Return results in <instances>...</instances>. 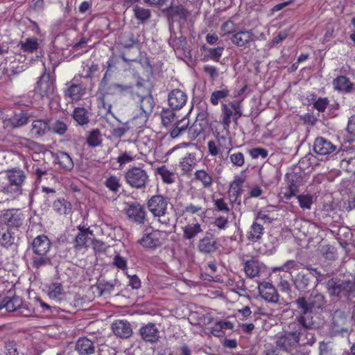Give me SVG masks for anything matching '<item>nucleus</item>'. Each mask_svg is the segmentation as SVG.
I'll return each mask as SVG.
<instances>
[{"instance_id":"f257e3e1","label":"nucleus","mask_w":355,"mask_h":355,"mask_svg":"<svg viewBox=\"0 0 355 355\" xmlns=\"http://www.w3.org/2000/svg\"><path fill=\"white\" fill-rule=\"evenodd\" d=\"M309 328L292 322L287 329H283L277 336L276 344L280 349L293 352L305 346H311L315 343L313 334L309 331Z\"/></svg>"},{"instance_id":"f03ea898","label":"nucleus","mask_w":355,"mask_h":355,"mask_svg":"<svg viewBox=\"0 0 355 355\" xmlns=\"http://www.w3.org/2000/svg\"><path fill=\"white\" fill-rule=\"evenodd\" d=\"M315 299L314 301L309 302L304 297H300L293 302L296 313V318L293 322L309 329L312 327L313 309L320 308L325 303L324 296L320 294L316 295Z\"/></svg>"},{"instance_id":"7ed1b4c3","label":"nucleus","mask_w":355,"mask_h":355,"mask_svg":"<svg viewBox=\"0 0 355 355\" xmlns=\"http://www.w3.org/2000/svg\"><path fill=\"white\" fill-rule=\"evenodd\" d=\"M131 95L135 102L132 113V123L139 128L146 125L155 106L154 98L151 94H141L132 87Z\"/></svg>"},{"instance_id":"20e7f679","label":"nucleus","mask_w":355,"mask_h":355,"mask_svg":"<svg viewBox=\"0 0 355 355\" xmlns=\"http://www.w3.org/2000/svg\"><path fill=\"white\" fill-rule=\"evenodd\" d=\"M51 245V241L46 235H39L33 239L31 257V266L33 268L39 269L51 262L48 256Z\"/></svg>"},{"instance_id":"39448f33","label":"nucleus","mask_w":355,"mask_h":355,"mask_svg":"<svg viewBox=\"0 0 355 355\" xmlns=\"http://www.w3.org/2000/svg\"><path fill=\"white\" fill-rule=\"evenodd\" d=\"M8 183L2 187V192L13 198H17L23 193V186L26 180L25 172L19 168H13L6 171Z\"/></svg>"},{"instance_id":"423d86ee","label":"nucleus","mask_w":355,"mask_h":355,"mask_svg":"<svg viewBox=\"0 0 355 355\" xmlns=\"http://www.w3.org/2000/svg\"><path fill=\"white\" fill-rule=\"evenodd\" d=\"M168 203V198L161 194L151 196L147 202L149 211L164 226H168L170 223V218L166 216Z\"/></svg>"},{"instance_id":"0eeeda50","label":"nucleus","mask_w":355,"mask_h":355,"mask_svg":"<svg viewBox=\"0 0 355 355\" xmlns=\"http://www.w3.org/2000/svg\"><path fill=\"white\" fill-rule=\"evenodd\" d=\"M244 98H242L241 101H234L230 102L228 104H221L220 123L222 125L223 129L226 130L227 133H229L231 119H232L235 123H237V121L239 118L241 117L243 114L241 101Z\"/></svg>"},{"instance_id":"6e6552de","label":"nucleus","mask_w":355,"mask_h":355,"mask_svg":"<svg viewBox=\"0 0 355 355\" xmlns=\"http://www.w3.org/2000/svg\"><path fill=\"white\" fill-rule=\"evenodd\" d=\"M26 215L21 209H3L0 212V226L18 230L24 224Z\"/></svg>"},{"instance_id":"1a4fd4ad","label":"nucleus","mask_w":355,"mask_h":355,"mask_svg":"<svg viewBox=\"0 0 355 355\" xmlns=\"http://www.w3.org/2000/svg\"><path fill=\"white\" fill-rule=\"evenodd\" d=\"M148 175L144 169L138 166L132 167L125 172V180L132 188L142 189L146 187Z\"/></svg>"},{"instance_id":"9d476101","label":"nucleus","mask_w":355,"mask_h":355,"mask_svg":"<svg viewBox=\"0 0 355 355\" xmlns=\"http://www.w3.org/2000/svg\"><path fill=\"white\" fill-rule=\"evenodd\" d=\"M36 92L42 98H53L55 92V85L50 73L44 72L37 83Z\"/></svg>"},{"instance_id":"9b49d317","label":"nucleus","mask_w":355,"mask_h":355,"mask_svg":"<svg viewBox=\"0 0 355 355\" xmlns=\"http://www.w3.org/2000/svg\"><path fill=\"white\" fill-rule=\"evenodd\" d=\"M78 233L73 240V248L76 250H82L87 249L92 243L94 237V232L89 227H85L82 225L77 227Z\"/></svg>"},{"instance_id":"f8f14e48","label":"nucleus","mask_w":355,"mask_h":355,"mask_svg":"<svg viewBox=\"0 0 355 355\" xmlns=\"http://www.w3.org/2000/svg\"><path fill=\"white\" fill-rule=\"evenodd\" d=\"M138 243L148 250H154L162 244L161 232L159 230H152L150 232H144Z\"/></svg>"},{"instance_id":"ddd939ff","label":"nucleus","mask_w":355,"mask_h":355,"mask_svg":"<svg viewBox=\"0 0 355 355\" xmlns=\"http://www.w3.org/2000/svg\"><path fill=\"white\" fill-rule=\"evenodd\" d=\"M219 245L218 239L211 232L207 231L199 240L198 250L204 254H211L218 249Z\"/></svg>"},{"instance_id":"4468645a","label":"nucleus","mask_w":355,"mask_h":355,"mask_svg":"<svg viewBox=\"0 0 355 355\" xmlns=\"http://www.w3.org/2000/svg\"><path fill=\"white\" fill-rule=\"evenodd\" d=\"M337 150V146L323 137H318L314 140L313 150L317 155L322 156L330 155L336 154Z\"/></svg>"},{"instance_id":"2eb2a0df","label":"nucleus","mask_w":355,"mask_h":355,"mask_svg":"<svg viewBox=\"0 0 355 355\" xmlns=\"http://www.w3.org/2000/svg\"><path fill=\"white\" fill-rule=\"evenodd\" d=\"M128 218L137 224H144L146 220V211L139 203H132L125 209Z\"/></svg>"},{"instance_id":"dca6fc26","label":"nucleus","mask_w":355,"mask_h":355,"mask_svg":"<svg viewBox=\"0 0 355 355\" xmlns=\"http://www.w3.org/2000/svg\"><path fill=\"white\" fill-rule=\"evenodd\" d=\"M187 94L180 89H173L168 95V105L172 110L182 109L187 103Z\"/></svg>"},{"instance_id":"f3484780","label":"nucleus","mask_w":355,"mask_h":355,"mask_svg":"<svg viewBox=\"0 0 355 355\" xmlns=\"http://www.w3.org/2000/svg\"><path fill=\"white\" fill-rule=\"evenodd\" d=\"M261 297L269 302H277L279 295L272 284L266 282H261L258 286Z\"/></svg>"},{"instance_id":"a211bd4d","label":"nucleus","mask_w":355,"mask_h":355,"mask_svg":"<svg viewBox=\"0 0 355 355\" xmlns=\"http://www.w3.org/2000/svg\"><path fill=\"white\" fill-rule=\"evenodd\" d=\"M254 35L251 30H243L234 33L230 37L231 42L237 47H245L250 42L254 41Z\"/></svg>"},{"instance_id":"6ab92c4d","label":"nucleus","mask_w":355,"mask_h":355,"mask_svg":"<svg viewBox=\"0 0 355 355\" xmlns=\"http://www.w3.org/2000/svg\"><path fill=\"white\" fill-rule=\"evenodd\" d=\"M112 329L114 335L120 338H129L132 333L129 322L123 320H116L112 324Z\"/></svg>"},{"instance_id":"aec40b11","label":"nucleus","mask_w":355,"mask_h":355,"mask_svg":"<svg viewBox=\"0 0 355 355\" xmlns=\"http://www.w3.org/2000/svg\"><path fill=\"white\" fill-rule=\"evenodd\" d=\"M208 128V123L206 119H196L191 125L188 126V138L191 140L196 139Z\"/></svg>"},{"instance_id":"412c9836","label":"nucleus","mask_w":355,"mask_h":355,"mask_svg":"<svg viewBox=\"0 0 355 355\" xmlns=\"http://www.w3.org/2000/svg\"><path fill=\"white\" fill-rule=\"evenodd\" d=\"M140 335L144 340L151 343H156L159 338V331L153 323H148L144 327H141L140 330Z\"/></svg>"},{"instance_id":"4be33fe9","label":"nucleus","mask_w":355,"mask_h":355,"mask_svg":"<svg viewBox=\"0 0 355 355\" xmlns=\"http://www.w3.org/2000/svg\"><path fill=\"white\" fill-rule=\"evenodd\" d=\"M245 180L241 177H236L230 186L228 196L230 202L233 204L237 202L238 198L243 193V187Z\"/></svg>"},{"instance_id":"5701e85b","label":"nucleus","mask_w":355,"mask_h":355,"mask_svg":"<svg viewBox=\"0 0 355 355\" xmlns=\"http://www.w3.org/2000/svg\"><path fill=\"white\" fill-rule=\"evenodd\" d=\"M75 349L80 355H90L94 353L95 347L92 340L81 337L77 340Z\"/></svg>"},{"instance_id":"b1692460","label":"nucleus","mask_w":355,"mask_h":355,"mask_svg":"<svg viewBox=\"0 0 355 355\" xmlns=\"http://www.w3.org/2000/svg\"><path fill=\"white\" fill-rule=\"evenodd\" d=\"M334 90L343 93H350L353 89V83L345 76H338L332 81Z\"/></svg>"},{"instance_id":"393cba45","label":"nucleus","mask_w":355,"mask_h":355,"mask_svg":"<svg viewBox=\"0 0 355 355\" xmlns=\"http://www.w3.org/2000/svg\"><path fill=\"white\" fill-rule=\"evenodd\" d=\"M164 12L171 19H186L189 15V11L182 5L170 6L164 9Z\"/></svg>"},{"instance_id":"a878e982","label":"nucleus","mask_w":355,"mask_h":355,"mask_svg":"<svg viewBox=\"0 0 355 355\" xmlns=\"http://www.w3.org/2000/svg\"><path fill=\"white\" fill-rule=\"evenodd\" d=\"M15 232L10 227L0 226V246L6 249L15 243Z\"/></svg>"},{"instance_id":"bb28decb","label":"nucleus","mask_w":355,"mask_h":355,"mask_svg":"<svg viewBox=\"0 0 355 355\" xmlns=\"http://www.w3.org/2000/svg\"><path fill=\"white\" fill-rule=\"evenodd\" d=\"M50 130V125L47 121L36 119L32 122L31 133L35 138L44 135Z\"/></svg>"},{"instance_id":"cd10ccee","label":"nucleus","mask_w":355,"mask_h":355,"mask_svg":"<svg viewBox=\"0 0 355 355\" xmlns=\"http://www.w3.org/2000/svg\"><path fill=\"white\" fill-rule=\"evenodd\" d=\"M306 99L310 104H312L313 108L319 112H324L329 104V100L327 97H318L314 93L308 95Z\"/></svg>"},{"instance_id":"c85d7f7f","label":"nucleus","mask_w":355,"mask_h":355,"mask_svg":"<svg viewBox=\"0 0 355 355\" xmlns=\"http://www.w3.org/2000/svg\"><path fill=\"white\" fill-rule=\"evenodd\" d=\"M189 125V120L187 117H184L182 119L178 121L170 130L168 134L173 139L178 138L186 132H188V126Z\"/></svg>"},{"instance_id":"c756f323","label":"nucleus","mask_w":355,"mask_h":355,"mask_svg":"<svg viewBox=\"0 0 355 355\" xmlns=\"http://www.w3.org/2000/svg\"><path fill=\"white\" fill-rule=\"evenodd\" d=\"M264 233V227L262 225L254 221L249 230L247 232V239L250 242H259Z\"/></svg>"},{"instance_id":"7c9ffc66","label":"nucleus","mask_w":355,"mask_h":355,"mask_svg":"<svg viewBox=\"0 0 355 355\" xmlns=\"http://www.w3.org/2000/svg\"><path fill=\"white\" fill-rule=\"evenodd\" d=\"M197 164V159L195 153H187L182 157L179 162V166L184 173L191 172Z\"/></svg>"},{"instance_id":"2f4dec72","label":"nucleus","mask_w":355,"mask_h":355,"mask_svg":"<svg viewBox=\"0 0 355 355\" xmlns=\"http://www.w3.org/2000/svg\"><path fill=\"white\" fill-rule=\"evenodd\" d=\"M9 294L3 298L6 310L8 312L18 311L20 306L22 305V299L15 293L11 295V292H9Z\"/></svg>"},{"instance_id":"473e14b6","label":"nucleus","mask_w":355,"mask_h":355,"mask_svg":"<svg viewBox=\"0 0 355 355\" xmlns=\"http://www.w3.org/2000/svg\"><path fill=\"white\" fill-rule=\"evenodd\" d=\"M85 89L80 84H71L64 92V96L71 101H78L85 94Z\"/></svg>"},{"instance_id":"72a5a7b5","label":"nucleus","mask_w":355,"mask_h":355,"mask_svg":"<svg viewBox=\"0 0 355 355\" xmlns=\"http://www.w3.org/2000/svg\"><path fill=\"white\" fill-rule=\"evenodd\" d=\"M133 87L129 85H123L118 83H112L111 85L104 86L103 88V98L106 95H114L123 92H130Z\"/></svg>"},{"instance_id":"f704fd0d","label":"nucleus","mask_w":355,"mask_h":355,"mask_svg":"<svg viewBox=\"0 0 355 355\" xmlns=\"http://www.w3.org/2000/svg\"><path fill=\"white\" fill-rule=\"evenodd\" d=\"M53 209L60 215H68L72 211V205L64 198H58L53 203Z\"/></svg>"},{"instance_id":"c9c22d12","label":"nucleus","mask_w":355,"mask_h":355,"mask_svg":"<svg viewBox=\"0 0 355 355\" xmlns=\"http://www.w3.org/2000/svg\"><path fill=\"white\" fill-rule=\"evenodd\" d=\"M244 271L246 275L250 278L258 276L260 272V266L258 260L254 257L246 260L244 264Z\"/></svg>"},{"instance_id":"e433bc0d","label":"nucleus","mask_w":355,"mask_h":355,"mask_svg":"<svg viewBox=\"0 0 355 355\" xmlns=\"http://www.w3.org/2000/svg\"><path fill=\"white\" fill-rule=\"evenodd\" d=\"M195 179L201 182L203 188L209 189L214 183V178L211 173H208L205 170L200 169L196 171L194 173Z\"/></svg>"},{"instance_id":"4c0bfd02","label":"nucleus","mask_w":355,"mask_h":355,"mask_svg":"<svg viewBox=\"0 0 355 355\" xmlns=\"http://www.w3.org/2000/svg\"><path fill=\"white\" fill-rule=\"evenodd\" d=\"M202 232V226L199 223H188L183 227V237L185 239L191 240Z\"/></svg>"},{"instance_id":"58836bf2","label":"nucleus","mask_w":355,"mask_h":355,"mask_svg":"<svg viewBox=\"0 0 355 355\" xmlns=\"http://www.w3.org/2000/svg\"><path fill=\"white\" fill-rule=\"evenodd\" d=\"M232 323L226 320H220L214 323L210 329L211 334L216 337H223L225 335V329H232Z\"/></svg>"},{"instance_id":"ea45409f","label":"nucleus","mask_w":355,"mask_h":355,"mask_svg":"<svg viewBox=\"0 0 355 355\" xmlns=\"http://www.w3.org/2000/svg\"><path fill=\"white\" fill-rule=\"evenodd\" d=\"M21 50L27 53H33L39 48L38 39L37 37L26 38L24 41L19 42Z\"/></svg>"},{"instance_id":"a19ab883","label":"nucleus","mask_w":355,"mask_h":355,"mask_svg":"<svg viewBox=\"0 0 355 355\" xmlns=\"http://www.w3.org/2000/svg\"><path fill=\"white\" fill-rule=\"evenodd\" d=\"M56 159L60 166L65 170L70 171L73 167L72 158L65 152L58 151L56 154Z\"/></svg>"},{"instance_id":"79ce46f5","label":"nucleus","mask_w":355,"mask_h":355,"mask_svg":"<svg viewBox=\"0 0 355 355\" xmlns=\"http://www.w3.org/2000/svg\"><path fill=\"white\" fill-rule=\"evenodd\" d=\"M28 116L26 114L21 113L15 114L12 118L9 119L6 122V126L11 128H17L26 125L28 123Z\"/></svg>"},{"instance_id":"37998d69","label":"nucleus","mask_w":355,"mask_h":355,"mask_svg":"<svg viewBox=\"0 0 355 355\" xmlns=\"http://www.w3.org/2000/svg\"><path fill=\"white\" fill-rule=\"evenodd\" d=\"M133 13L135 19L140 23L146 22L151 17V11L148 8H145L136 5L133 8Z\"/></svg>"},{"instance_id":"c03bdc74","label":"nucleus","mask_w":355,"mask_h":355,"mask_svg":"<svg viewBox=\"0 0 355 355\" xmlns=\"http://www.w3.org/2000/svg\"><path fill=\"white\" fill-rule=\"evenodd\" d=\"M342 297L347 300L354 302L355 300V283L352 281H343Z\"/></svg>"},{"instance_id":"a18cd8bd","label":"nucleus","mask_w":355,"mask_h":355,"mask_svg":"<svg viewBox=\"0 0 355 355\" xmlns=\"http://www.w3.org/2000/svg\"><path fill=\"white\" fill-rule=\"evenodd\" d=\"M73 119L81 125L89 123V112L85 107H76L73 112Z\"/></svg>"},{"instance_id":"49530a36","label":"nucleus","mask_w":355,"mask_h":355,"mask_svg":"<svg viewBox=\"0 0 355 355\" xmlns=\"http://www.w3.org/2000/svg\"><path fill=\"white\" fill-rule=\"evenodd\" d=\"M312 277L313 275L311 274V272H299L295 280V284L297 289L304 290L307 288L308 286L310 284L311 278Z\"/></svg>"},{"instance_id":"de8ad7c7","label":"nucleus","mask_w":355,"mask_h":355,"mask_svg":"<svg viewBox=\"0 0 355 355\" xmlns=\"http://www.w3.org/2000/svg\"><path fill=\"white\" fill-rule=\"evenodd\" d=\"M35 311H36V316H46L49 315L52 313L51 306L39 297L35 298Z\"/></svg>"},{"instance_id":"09e8293b","label":"nucleus","mask_w":355,"mask_h":355,"mask_svg":"<svg viewBox=\"0 0 355 355\" xmlns=\"http://www.w3.org/2000/svg\"><path fill=\"white\" fill-rule=\"evenodd\" d=\"M157 174L166 184H171L175 181L174 173L164 165L157 168Z\"/></svg>"},{"instance_id":"8fccbe9b","label":"nucleus","mask_w":355,"mask_h":355,"mask_svg":"<svg viewBox=\"0 0 355 355\" xmlns=\"http://www.w3.org/2000/svg\"><path fill=\"white\" fill-rule=\"evenodd\" d=\"M230 92L227 87L213 92L209 99L211 104L214 106L218 105L220 101L225 99L230 95Z\"/></svg>"},{"instance_id":"3c124183","label":"nucleus","mask_w":355,"mask_h":355,"mask_svg":"<svg viewBox=\"0 0 355 355\" xmlns=\"http://www.w3.org/2000/svg\"><path fill=\"white\" fill-rule=\"evenodd\" d=\"M327 287L331 295L342 297L343 281L331 279L327 282Z\"/></svg>"},{"instance_id":"603ef678","label":"nucleus","mask_w":355,"mask_h":355,"mask_svg":"<svg viewBox=\"0 0 355 355\" xmlns=\"http://www.w3.org/2000/svg\"><path fill=\"white\" fill-rule=\"evenodd\" d=\"M87 143L89 146L94 148L97 147L100 145H101L102 143V139H101V134L98 129H94L92 130L87 138Z\"/></svg>"},{"instance_id":"864d4df0","label":"nucleus","mask_w":355,"mask_h":355,"mask_svg":"<svg viewBox=\"0 0 355 355\" xmlns=\"http://www.w3.org/2000/svg\"><path fill=\"white\" fill-rule=\"evenodd\" d=\"M224 48L223 46H218L216 48L207 49L208 53L204 56L203 60H213L218 62L223 55Z\"/></svg>"},{"instance_id":"5fc2aeb1","label":"nucleus","mask_w":355,"mask_h":355,"mask_svg":"<svg viewBox=\"0 0 355 355\" xmlns=\"http://www.w3.org/2000/svg\"><path fill=\"white\" fill-rule=\"evenodd\" d=\"M299 205L302 209H310L313 203V197L311 194H300L296 196Z\"/></svg>"},{"instance_id":"6e6d98bb","label":"nucleus","mask_w":355,"mask_h":355,"mask_svg":"<svg viewBox=\"0 0 355 355\" xmlns=\"http://www.w3.org/2000/svg\"><path fill=\"white\" fill-rule=\"evenodd\" d=\"M137 157V155H135L132 151H124L121 153L116 158V162L119 164V166L121 167L132 161H134Z\"/></svg>"},{"instance_id":"4d7b16f0","label":"nucleus","mask_w":355,"mask_h":355,"mask_svg":"<svg viewBox=\"0 0 355 355\" xmlns=\"http://www.w3.org/2000/svg\"><path fill=\"white\" fill-rule=\"evenodd\" d=\"M175 110L164 109L161 112L162 123L164 127H168L173 122L175 114Z\"/></svg>"},{"instance_id":"13d9d810","label":"nucleus","mask_w":355,"mask_h":355,"mask_svg":"<svg viewBox=\"0 0 355 355\" xmlns=\"http://www.w3.org/2000/svg\"><path fill=\"white\" fill-rule=\"evenodd\" d=\"M63 294V287L60 283L53 282L48 289V295L51 299L55 300Z\"/></svg>"},{"instance_id":"bf43d9fd","label":"nucleus","mask_w":355,"mask_h":355,"mask_svg":"<svg viewBox=\"0 0 355 355\" xmlns=\"http://www.w3.org/2000/svg\"><path fill=\"white\" fill-rule=\"evenodd\" d=\"M105 185L110 191L116 193L121 186L120 178L116 175H111L105 180Z\"/></svg>"},{"instance_id":"052dcab7","label":"nucleus","mask_w":355,"mask_h":355,"mask_svg":"<svg viewBox=\"0 0 355 355\" xmlns=\"http://www.w3.org/2000/svg\"><path fill=\"white\" fill-rule=\"evenodd\" d=\"M119 62V58L112 54L110 58L109 59L107 60L106 64H107V70L103 76V78L102 79V82L101 83H105L106 84V82H107V77L108 76V73L110 71H112L113 69H116V65L118 64V63Z\"/></svg>"},{"instance_id":"680f3d73","label":"nucleus","mask_w":355,"mask_h":355,"mask_svg":"<svg viewBox=\"0 0 355 355\" xmlns=\"http://www.w3.org/2000/svg\"><path fill=\"white\" fill-rule=\"evenodd\" d=\"M212 224L218 231L225 230L230 225L229 218L224 215L218 216L214 218Z\"/></svg>"},{"instance_id":"e2e57ef3","label":"nucleus","mask_w":355,"mask_h":355,"mask_svg":"<svg viewBox=\"0 0 355 355\" xmlns=\"http://www.w3.org/2000/svg\"><path fill=\"white\" fill-rule=\"evenodd\" d=\"M217 144H219L222 150H227V153L230 154L232 149V141L230 137L224 135H217Z\"/></svg>"},{"instance_id":"0e129e2a","label":"nucleus","mask_w":355,"mask_h":355,"mask_svg":"<svg viewBox=\"0 0 355 355\" xmlns=\"http://www.w3.org/2000/svg\"><path fill=\"white\" fill-rule=\"evenodd\" d=\"M214 209L216 211L227 214L231 211L227 203L223 198H216L213 200Z\"/></svg>"},{"instance_id":"69168bd1","label":"nucleus","mask_w":355,"mask_h":355,"mask_svg":"<svg viewBox=\"0 0 355 355\" xmlns=\"http://www.w3.org/2000/svg\"><path fill=\"white\" fill-rule=\"evenodd\" d=\"M67 126L65 123L60 120H56L51 125H50L49 131L59 135H63L67 132Z\"/></svg>"},{"instance_id":"338daca9","label":"nucleus","mask_w":355,"mask_h":355,"mask_svg":"<svg viewBox=\"0 0 355 355\" xmlns=\"http://www.w3.org/2000/svg\"><path fill=\"white\" fill-rule=\"evenodd\" d=\"M298 192V184L294 180H292L288 184L286 188V191L284 193V198L286 200H291L292 197H296Z\"/></svg>"},{"instance_id":"774afa93","label":"nucleus","mask_w":355,"mask_h":355,"mask_svg":"<svg viewBox=\"0 0 355 355\" xmlns=\"http://www.w3.org/2000/svg\"><path fill=\"white\" fill-rule=\"evenodd\" d=\"M207 145V153L211 157H216L220 152L224 150L220 148L219 144L215 140H209Z\"/></svg>"}]
</instances>
